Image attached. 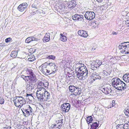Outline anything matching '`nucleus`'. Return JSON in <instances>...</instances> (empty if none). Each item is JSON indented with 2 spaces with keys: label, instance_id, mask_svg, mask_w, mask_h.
Instances as JSON below:
<instances>
[{
  "label": "nucleus",
  "instance_id": "f257e3e1",
  "mask_svg": "<svg viewBox=\"0 0 129 129\" xmlns=\"http://www.w3.org/2000/svg\"><path fill=\"white\" fill-rule=\"evenodd\" d=\"M118 48L122 53L129 54V42L122 43L118 46Z\"/></svg>",
  "mask_w": 129,
  "mask_h": 129
},
{
  "label": "nucleus",
  "instance_id": "f03ea898",
  "mask_svg": "<svg viewBox=\"0 0 129 129\" xmlns=\"http://www.w3.org/2000/svg\"><path fill=\"white\" fill-rule=\"evenodd\" d=\"M15 101L14 102V104L16 106L21 108L23 106V105L25 103V99L22 97L16 96L14 98Z\"/></svg>",
  "mask_w": 129,
  "mask_h": 129
},
{
  "label": "nucleus",
  "instance_id": "7ed1b4c3",
  "mask_svg": "<svg viewBox=\"0 0 129 129\" xmlns=\"http://www.w3.org/2000/svg\"><path fill=\"white\" fill-rule=\"evenodd\" d=\"M24 116L25 117H27L31 114L32 109L29 105H27L26 107H23L21 108Z\"/></svg>",
  "mask_w": 129,
  "mask_h": 129
},
{
  "label": "nucleus",
  "instance_id": "20e7f679",
  "mask_svg": "<svg viewBox=\"0 0 129 129\" xmlns=\"http://www.w3.org/2000/svg\"><path fill=\"white\" fill-rule=\"evenodd\" d=\"M111 81L113 86L117 89L119 85L122 82V81L118 78H114L112 79Z\"/></svg>",
  "mask_w": 129,
  "mask_h": 129
},
{
  "label": "nucleus",
  "instance_id": "39448f33",
  "mask_svg": "<svg viewBox=\"0 0 129 129\" xmlns=\"http://www.w3.org/2000/svg\"><path fill=\"white\" fill-rule=\"evenodd\" d=\"M37 80H31L27 83L26 89L27 90L31 91L35 87V83Z\"/></svg>",
  "mask_w": 129,
  "mask_h": 129
},
{
  "label": "nucleus",
  "instance_id": "423d86ee",
  "mask_svg": "<svg viewBox=\"0 0 129 129\" xmlns=\"http://www.w3.org/2000/svg\"><path fill=\"white\" fill-rule=\"evenodd\" d=\"M70 90L71 92H74V94L77 95L80 94L81 89L80 88L77 87L73 85H70L69 87Z\"/></svg>",
  "mask_w": 129,
  "mask_h": 129
},
{
  "label": "nucleus",
  "instance_id": "0eeeda50",
  "mask_svg": "<svg viewBox=\"0 0 129 129\" xmlns=\"http://www.w3.org/2000/svg\"><path fill=\"white\" fill-rule=\"evenodd\" d=\"M95 14L94 12L91 11L86 12L85 15V18L87 20H92L95 17Z\"/></svg>",
  "mask_w": 129,
  "mask_h": 129
},
{
  "label": "nucleus",
  "instance_id": "6e6552de",
  "mask_svg": "<svg viewBox=\"0 0 129 129\" xmlns=\"http://www.w3.org/2000/svg\"><path fill=\"white\" fill-rule=\"evenodd\" d=\"M70 107V105L69 103H63L61 106V110L63 112H67L69 110Z\"/></svg>",
  "mask_w": 129,
  "mask_h": 129
},
{
  "label": "nucleus",
  "instance_id": "1a4fd4ad",
  "mask_svg": "<svg viewBox=\"0 0 129 129\" xmlns=\"http://www.w3.org/2000/svg\"><path fill=\"white\" fill-rule=\"evenodd\" d=\"M41 67V70L42 73L45 75H47L48 74H51L52 72L50 73V71L48 70L47 68V65L44 64H43L41 66H40V68Z\"/></svg>",
  "mask_w": 129,
  "mask_h": 129
},
{
  "label": "nucleus",
  "instance_id": "9d476101",
  "mask_svg": "<svg viewBox=\"0 0 129 129\" xmlns=\"http://www.w3.org/2000/svg\"><path fill=\"white\" fill-rule=\"evenodd\" d=\"M26 73L27 74L29 75V76L31 77L32 80H37V78L35 75L32 70L30 68L27 69L26 71Z\"/></svg>",
  "mask_w": 129,
  "mask_h": 129
},
{
  "label": "nucleus",
  "instance_id": "9b49d317",
  "mask_svg": "<svg viewBox=\"0 0 129 129\" xmlns=\"http://www.w3.org/2000/svg\"><path fill=\"white\" fill-rule=\"evenodd\" d=\"M28 5L26 3H23L20 4L17 8L18 10L20 12L26 11L27 9Z\"/></svg>",
  "mask_w": 129,
  "mask_h": 129
},
{
  "label": "nucleus",
  "instance_id": "f8f14e48",
  "mask_svg": "<svg viewBox=\"0 0 129 129\" xmlns=\"http://www.w3.org/2000/svg\"><path fill=\"white\" fill-rule=\"evenodd\" d=\"M73 19L75 21H82L84 20V17L83 15L78 14H75L72 16Z\"/></svg>",
  "mask_w": 129,
  "mask_h": 129
},
{
  "label": "nucleus",
  "instance_id": "ddd939ff",
  "mask_svg": "<svg viewBox=\"0 0 129 129\" xmlns=\"http://www.w3.org/2000/svg\"><path fill=\"white\" fill-rule=\"evenodd\" d=\"M110 85H108L107 86L103 87L101 88L102 91L105 93L106 94H109L111 93V89L110 87Z\"/></svg>",
  "mask_w": 129,
  "mask_h": 129
},
{
  "label": "nucleus",
  "instance_id": "4468645a",
  "mask_svg": "<svg viewBox=\"0 0 129 129\" xmlns=\"http://www.w3.org/2000/svg\"><path fill=\"white\" fill-rule=\"evenodd\" d=\"M78 35L81 36L85 38H86L88 36L87 32L85 31L80 30L78 31Z\"/></svg>",
  "mask_w": 129,
  "mask_h": 129
},
{
  "label": "nucleus",
  "instance_id": "2eb2a0df",
  "mask_svg": "<svg viewBox=\"0 0 129 129\" xmlns=\"http://www.w3.org/2000/svg\"><path fill=\"white\" fill-rule=\"evenodd\" d=\"M127 86V84L124 83L122 81L121 83H120L118 86L117 90H124L126 89V87Z\"/></svg>",
  "mask_w": 129,
  "mask_h": 129
},
{
  "label": "nucleus",
  "instance_id": "dca6fc26",
  "mask_svg": "<svg viewBox=\"0 0 129 129\" xmlns=\"http://www.w3.org/2000/svg\"><path fill=\"white\" fill-rule=\"evenodd\" d=\"M76 2L74 1L69 2L68 4V7L71 9H73L76 6Z\"/></svg>",
  "mask_w": 129,
  "mask_h": 129
},
{
  "label": "nucleus",
  "instance_id": "f3484780",
  "mask_svg": "<svg viewBox=\"0 0 129 129\" xmlns=\"http://www.w3.org/2000/svg\"><path fill=\"white\" fill-rule=\"evenodd\" d=\"M91 78H92L93 80L95 81L96 79H101V77L98 74L95 73L92 74L91 76Z\"/></svg>",
  "mask_w": 129,
  "mask_h": 129
},
{
  "label": "nucleus",
  "instance_id": "a211bd4d",
  "mask_svg": "<svg viewBox=\"0 0 129 129\" xmlns=\"http://www.w3.org/2000/svg\"><path fill=\"white\" fill-rule=\"evenodd\" d=\"M77 77L81 80H83L82 73L80 71H75Z\"/></svg>",
  "mask_w": 129,
  "mask_h": 129
},
{
  "label": "nucleus",
  "instance_id": "6ab92c4d",
  "mask_svg": "<svg viewBox=\"0 0 129 129\" xmlns=\"http://www.w3.org/2000/svg\"><path fill=\"white\" fill-rule=\"evenodd\" d=\"M94 63H94L92 62L90 65L91 69L92 70H96L97 68L99 67V66H98V64Z\"/></svg>",
  "mask_w": 129,
  "mask_h": 129
},
{
  "label": "nucleus",
  "instance_id": "aec40b11",
  "mask_svg": "<svg viewBox=\"0 0 129 129\" xmlns=\"http://www.w3.org/2000/svg\"><path fill=\"white\" fill-rule=\"evenodd\" d=\"M36 96L39 101H44L43 94L36 93Z\"/></svg>",
  "mask_w": 129,
  "mask_h": 129
},
{
  "label": "nucleus",
  "instance_id": "412c9836",
  "mask_svg": "<svg viewBox=\"0 0 129 129\" xmlns=\"http://www.w3.org/2000/svg\"><path fill=\"white\" fill-rule=\"evenodd\" d=\"M44 101L47 100L49 99L50 97L49 93L47 91L45 92L44 94H43Z\"/></svg>",
  "mask_w": 129,
  "mask_h": 129
},
{
  "label": "nucleus",
  "instance_id": "4be33fe9",
  "mask_svg": "<svg viewBox=\"0 0 129 129\" xmlns=\"http://www.w3.org/2000/svg\"><path fill=\"white\" fill-rule=\"evenodd\" d=\"M50 40V34L49 33H47L43 38V40L44 42H46L49 41Z\"/></svg>",
  "mask_w": 129,
  "mask_h": 129
},
{
  "label": "nucleus",
  "instance_id": "5701e85b",
  "mask_svg": "<svg viewBox=\"0 0 129 129\" xmlns=\"http://www.w3.org/2000/svg\"><path fill=\"white\" fill-rule=\"evenodd\" d=\"M46 90L44 88H38V90L36 93H39L40 94H44L45 92L46 91Z\"/></svg>",
  "mask_w": 129,
  "mask_h": 129
},
{
  "label": "nucleus",
  "instance_id": "b1692460",
  "mask_svg": "<svg viewBox=\"0 0 129 129\" xmlns=\"http://www.w3.org/2000/svg\"><path fill=\"white\" fill-rule=\"evenodd\" d=\"M21 77L25 80L26 82L28 81L29 80H31L32 78L31 77L29 76H25L24 75H22Z\"/></svg>",
  "mask_w": 129,
  "mask_h": 129
},
{
  "label": "nucleus",
  "instance_id": "393cba45",
  "mask_svg": "<svg viewBox=\"0 0 129 129\" xmlns=\"http://www.w3.org/2000/svg\"><path fill=\"white\" fill-rule=\"evenodd\" d=\"M99 122H96L91 124L90 129H96L99 126Z\"/></svg>",
  "mask_w": 129,
  "mask_h": 129
},
{
  "label": "nucleus",
  "instance_id": "a878e982",
  "mask_svg": "<svg viewBox=\"0 0 129 129\" xmlns=\"http://www.w3.org/2000/svg\"><path fill=\"white\" fill-rule=\"evenodd\" d=\"M62 124L60 123H57L55 125H52L51 126L53 128L52 129H60Z\"/></svg>",
  "mask_w": 129,
  "mask_h": 129
},
{
  "label": "nucleus",
  "instance_id": "bb28decb",
  "mask_svg": "<svg viewBox=\"0 0 129 129\" xmlns=\"http://www.w3.org/2000/svg\"><path fill=\"white\" fill-rule=\"evenodd\" d=\"M60 39L61 41L63 42H66V41L67 39V37H66L65 36L63 35L61 33L60 34Z\"/></svg>",
  "mask_w": 129,
  "mask_h": 129
},
{
  "label": "nucleus",
  "instance_id": "cd10ccee",
  "mask_svg": "<svg viewBox=\"0 0 129 129\" xmlns=\"http://www.w3.org/2000/svg\"><path fill=\"white\" fill-rule=\"evenodd\" d=\"M82 73L83 80H84L85 79L87 78V77L89 75V74L88 73V71H86V72Z\"/></svg>",
  "mask_w": 129,
  "mask_h": 129
},
{
  "label": "nucleus",
  "instance_id": "c85d7f7f",
  "mask_svg": "<svg viewBox=\"0 0 129 129\" xmlns=\"http://www.w3.org/2000/svg\"><path fill=\"white\" fill-rule=\"evenodd\" d=\"M123 79L124 80L125 82L129 81V74L127 75L126 74L124 75L123 77Z\"/></svg>",
  "mask_w": 129,
  "mask_h": 129
},
{
  "label": "nucleus",
  "instance_id": "c756f323",
  "mask_svg": "<svg viewBox=\"0 0 129 129\" xmlns=\"http://www.w3.org/2000/svg\"><path fill=\"white\" fill-rule=\"evenodd\" d=\"M80 66H79L78 67V68L77 67L76 69H75V71H79L80 70H81V69H83L85 67H84V64H80Z\"/></svg>",
  "mask_w": 129,
  "mask_h": 129
},
{
  "label": "nucleus",
  "instance_id": "7c9ffc66",
  "mask_svg": "<svg viewBox=\"0 0 129 129\" xmlns=\"http://www.w3.org/2000/svg\"><path fill=\"white\" fill-rule=\"evenodd\" d=\"M87 119L86 120V121L88 124L90 123H91V122H92L93 120L92 117L91 116H88V117H87Z\"/></svg>",
  "mask_w": 129,
  "mask_h": 129
},
{
  "label": "nucleus",
  "instance_id": "2f4dec72",
  "mask_svg": "<svg viewBox=\"0 0 129 129\" xmlns=\"http://www.w3.org/2000/svg\"><path fill=\"white\" fill-rule=\"evenodd\" d=\"M124 124H118L116 126L117 129H125Z\"/></svg>",
  "mask_w": 129,
  "mask_h": 129
},
{
  "label": "nucleus",
  "instance_id": "473e14b6",
  "mask_svg": "<svg viewBox=\"0 0 129 129\" xmlns=\"http://www.w3.org/2000/svg\"><path fill=\"white\" fill-rule=\"evenodd\" d=\"M32 94H28L26 93V96L28 97V99L29 100H31L34 98Z\"/></svg>",
  "mask_w": 129,
  "mask_h": 129
},
{
  "label": "nucleus",
  "instance_id": "72a5a7b5",
  "mask_svg": "<svg viewBox=\"0 0 129 129\" xmlns=\"http://www.w3.org/2000/svg\"><path fill=\"white\" fill-rule=\"evenodd\" d=\"M17 54V52H16L15 51H13L12 52L10 55L13 58H15Z\"/></svg>",
  "mask_w": 129,
  "mask_h": 129
},
{
  "label": "nucleus",
  "instance_id": "f704fd0d",
  "mask_svg": "<svg viewBox=\"0 0 129 129\" xmlns=\"http://www.w3.org/2000/svg\"><path fill=\"white\" fill-rule=\"evenodd\" d=\"M57 67L56 66L55 64L54 63H53V65L51 67L52 70L53 71V72H54V73L55 71H56V68Z\"/></svg>",
  "mask_w": 129,
  "mask_h": 129
},
{
  "label": "nucleus",
  "instance_id": "c9c22d12",
  "mask_svg": "<svg viewBox=\"0 0 129 129\" xmlns=\"http://www.w3.org/2000/svg\"><path fill=\"white\" fill-rule=\"evenodd\" d=\"M43 87V83L42 82H40L38 84L37 88H42Z\"/></svg>",
  "mask_w": 129,
  "mask_h": 129
},
{
  "label": "nucleus",
  "instance_id": "e433bc0d",
  "mask_svg": "<svg viewBox=\"0 0 129 129\" xmlns=\"http://www.w3.org/2000/svg\"><path fill=\"white\" fill-rule=\"evenodd\" d=\"M31 41L30 37H28L25 40V42L27 43H29Z\"/></svg>",
  "mask_w": 129,
  "mask_h": 129
},
{
  "label": "nucleus",
  "instance_id": "4c0bfd02",
  "mask_svg": "<svg viewBox=\"0 0 129 129\" xmlns=\"http://www.w3.org/2000/svg\"><path fill=\"white\" fill-rule=\"evenodd\" d=\"M126 116L129 117V111L127 110H124L123 111Z\"/></svg>",
  "mask_w": 129,
  "mask_h": 129
},
{
  "label": "nucleus",
  "instance_id": "58836bf2",
  "mask_svg": "<svg viewBox=\"0 0 129 129\" xmlns=\"http://www.w3.org/2000/svg\"><path fill=\"white\" fill-rule=\"evenodd\" d=\"M31 41H37L38 39L36 38L34 36L32 37H30Z\"/></svg>",
  "mask_w": 129,
  "mask_h": 129
},
{
  "label": "nucleus",
  "instance_id": "ea45409f",
  "mask_svg": "<svg viewBox=\"0 0 129 129\" xmlns=\"http://www.w3.org/2000/svg\"><path fill=\"white\" fill-rule=\"evenodd\" d=\"M80 71L82 73H84L85 72H86V71H88L87 70V69L85 67L83 69H81V70H80Z\"/></svg>",
  "mask_w": 129,
  "mask_h": 129
},
{
  "label": "nucleus",
  "instance_id": "a19ab883",
  "mask_svg": "<svg viewBox=\"0 0 129 129\" xmlns=\"http://www.w3.org/2000/svg\"><path fill=\"white\" fill-rule=\"evenodd\" d=\"M125 129H129V122L124 124Z\"/></svg>",
  "mask_w": 129,
  "mask_h": 129
},
{
  "label": "nucleus",
  "instance_id": "79ce46f5",
  "mask_svg": "<svg viewBox=\"0 0 129 129\" xmlns=\"http://www.w3.org/2000/svg\"><path fill=\"white\" fill-rule=\"evenodd\" d=\"M48 58L49 59L54 60L55 59V57L53 55H49L48 56Z\"/></svg>",
  "mask_w": 129,
  "mask_h": 129
},
{
  "label": "nucleus",
  "instance_id": "37998d69",
  "mask_svg": "<svg viewBox=\"0 0 129 129\" xmlns=\"http://www.w3.org/2000/svg\"><path fill=\"white\" fill-rule=\"evenodd\" d=\"M48 83L47 82H45L43 83V86L47 87L48 86Z\"/></svg>",
  "mask_w": 129,
  "mask_h": 129
},
{
  "label": "nucleus",
  "instance_id": "c03bdc74",
  "mask_svg": "<svg viewBox=\"0 0 129 129\" xmlns=\"http://www.w3.org/2000/svg\"><path fill=\"white\" fill-rule=\"evenodd\" d=\"M31 7L33 8H35L37 9L38 7L37 6V5L35 3H34L31 6Z\"/></svg>",
  "mask_w": 129,
  "mask_h": 129
},
{
  "label": "nucleus",
  "instance_id": "a18cd8bd",
  "mask_svg": "<svg viewBox=\"0 0 129 129\" xmlns=\"http://www.w3.org/2000/svg\"><path fill=\"white\" fill-rule=\"evenodd\" d=\"M4 102V100L3 98H0V103L1 104H3Z\"/></svg>",
  "mask_w": 129,
  "mask_h": 129
},
{
  "label": "nucleus",
  "instance_id": "49530a36",
  "mask_svg": "<svg viewBox=\"0 0 129 129\" xmlns=\"http://www.w3.org/2000/svg\"><path fill=\"white\" fill-rule=\"evenodd\" d=\"M12 39L10 38H7L5 40V42L6 43H8Z\"/></svg>",
  "mask_w": 129,
  "mask_h": 129
},
{
  "label": "nucleus",
  "instance_id": "de8ad7c7",
  "mask_svg": "<svg viewBox=\"0 0 129 129\" xmlns=\"http://www.w3.org/2000/svg\"><path fill=\"white\" fill-rule=\"evenodd\" d=\"M107 73L106 72V71L105 70H104L103 72L102 73V75L104 77L107 76V75H106Z\"/></svg>",
  "mask_w": 129,
  "mask_h": 129
},
{
  "label": "nucleus",
  "instance_id": "09e8293b",
  "mask_svg": "<svg viewBox=\"0 0 129 129\" xmlns=\"http://www.w3.org/2000/svg\"><path fill=\"white\" fill-rule=\"evenodd\" d=\"M106 71L108 72V73L109 74H111V70L110 69L108 68L106 69V70H105Z\"/></svg>",
  "mask_w": 129,
  "mask_h": 129
},
{
  "label": "nucleus",
  "instance_id": "8fccbe9b",
  "mask_svg": "<svg viewBox=\"0 0 129 129\" xmlns=\"http://www.w3.org/2000/svg\"><path fill=\"white\" fill-rule=\"evenodd\" d=\"M47 67H51L53 65V63H49L48 65H46Z\"/></svg>",
  "mask_w": 129,
  "mask_h": 129
},
{
  "label": "nucleus",
  "instance_id": "3c124183",
  "mask_svg": "<svg viewBox=\"0 0 129 129\" xmlns=\"http://www.w3.org/2000/svg\"><path fill=\"white\" fill-rule=\"evenodd\" d=\"M125 24L127 26L129 27V20H127L125 21Z\"/></svg>",
  "mask_w": 129,
  "mask_h": 129
},
{
  "label": "nucleus",
  "instance_id": "603ef678",
  "mask_svg": "<svg viewBox=\"0 0 129 129\" xmlns=\"http://www.w3.org/2000/svg\"><path fill=\"white\" fill-rule=\"evenodd\" d=\"M34 58H31L30 57L28 59V60L29 61H32L34 60Z\"/></svg>",
  "mask_w": 129,
  "mask_h": 129
},
{
  "label": "nucleus",
  "instance_id": "864d4df0",
  "mask_svg": "<svg viewBox=\"0 0 129 129\" xmlns=\"http://www.w3.org/2000/svg\"><path fill=\"white\" fill-rule=\"evenodd\" d=\"M42 10H37L36 12V13H37L38 14L39 13H41L42 12Z\"/></svg>",
  "mask_w": 129,
  "mask_h": 129
},
{
  "label": "nucleus",
  "instance_id": "5fc2aeb1",
  "mask_svg": "<svg viewBox=\"0 0 129 129\" xmlns=\"http://www.w3.org/2000/svg\"><path fill=\"white\" fill-rule=\"evenodd\" d=\"M118 34V32H115L114 31L112 32V34L113 35H117Z\"/></svg>",
  "mask_w": 129,
  "mask_h": 129
},
{
  "label": "nucleus",
  "instance_id": "6e6d98bb",
  "mask_svg": "<svg viewBox=\"0 0 129 129\" xmlns=\"http://www.w3.org/2000/svg\"><path fill=\"white\" fill-rule=\"evenodd\" d=\"M62 119H60L59 120V122H58L57 123H60L61 124H62V123H61L62 121Z\"/></svg>",
  "mask_w": 129,
  "mask_h": 129
},
{
  "label": "nucleus",
  "instance_id": "4d7b16f0",
  "mask_svg": "<svg viewBox=\"0 0 129 129\" xmlns=\"http://www.w3.org/2000/svg\"><path fill=\"white\" fill-rule=\"evenodd\" d=\"M114 103H115V101H112V105L113 106H114L115 104Z\"/></svg>",
  "mask_w": 129,
  "mask_h": 129
},
{
  "label": "nucleus",
  "instance_id": "13d9d810",
  "mask_svg": "<svg viewBox=\"0 0 129 129\" xmlns=\"http://www.w3.org/2000/svg\"><path fill=\"white\" fill-rule=\"evenodd\" d=\"M36 13V12H33L31 13V15H34Z\"/></svg>",
  "mask_w": 129,
  "mask_h": 129
},
{
  "label": "nucleus",
  "instance_id": "bf43d9fd",
  "mask_svg": "<svg viewBox=\"0 0 129 129\" xmlns=\"http://www.w3.org/2000/svg\"><path fill=\"white\" fill-rule=\"evenodd\" d=\"M98 64L99 66L100 65H101L102 64V62H100L99 64H98H98Z\"/></svg>",
  "mask_w": 129,
  "mask_h": 129
},
{
  "label": "nucleus",
  "instance_id": "052dcab7",
  "mask_svg": "<svg viewBox=\"0 0 129 129\" xmlns=\"http://www.w3.org/2000/svg\"><path fill=\"white\" fill-rule=\"evenodd\" d=\"M127 84V85H129V81H127V82H125Z\"/></svg>",
  "mask_w": 129,
  "mask_h": 129
},
{
  "label": "nucleus",
  "instance_id": "680f3d73",
  "mask_svg": "<svg viewBox=\"0 0 129 129\" xmlns=\"http://www.w3.org/2000/svg\"><path fill=\"white\" fill-rule=\"evenodd\" d=\"M106 72H107V73L106 74V75H107V76H108L110 74H109L108 73V72H107L106 71Z\"/></svg>",
  "mask_w": 129,
  "mask_h": 129
},
{
  "label": "nucleus",
  "instance_id": "e2e57ef3",
  "mask_svg": "<svg viewBox=\"0 0 129 129\" xmlns=\"http://www.w3.org/2000/svg\"><path fill=\"white\" fill-rule=\"evenodd\" d=\"M79 64H80V63H79ZM78 65H80V64H78L77 65V66H78Z\"/></svg>",
  "mask_w": 129,
  "mask_h": 129
},
{
  "label": "nucleus",
  "instance_id": "0e129e2a",
  "mask_svg": "<svg viewBox=\"0 0 129 129\" xmlns=\"http://www.w3.org/2000/svg\"><path fill=\"white\" fill-rule=\"evenodd\" d=\"M24 129H28L26 128H25Z\"/></svg>",
  "mask_w": 129,
  "mask_h": 129
},
{
  "label": "nucleus",
  "instance_id": "69168bd1",
  "mask_svg": "<svg viewBox=\"0 0 129 129\" xmlns=\"http://www.w3.org/2000/svg\"><path fill=\"white\" fill-rule=\"evenodd\" d=\"M112 59L113 58H111L110 59L112 60Z\"/></svg>",
  "mask_w": 129,
  "mask_h": 129
},
{
  "label": "nucleus",
  "instance_id": "338daca9",
  "mask_svg": "<svg viewBox=\"0 0 129 129\" xmlns=\"http://www.w3.org/2000/svg\"><path fill=\"white\" fill-rule=\"evenodd\" d=\"M127 110H128V111H129V109H127Z\"/></svg>",
  "mask_w": 129,
  "mask_h": 129
},
{
  "label": "nucleus",
  "instance_id": "774afa93",
  "mask_svg": "<svg viewBox=\"0 0 129 129\" xmlns=\"http://www.w3.org/2000/svg\"><path fill=\"white\" fill-rule=\"evenodd\" d=\"M101 2H102V0H101Z\"/></svg>",
  "mask_w": 129,
  "mask_h": 129
}]
</instances>
